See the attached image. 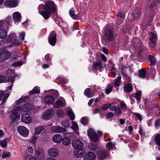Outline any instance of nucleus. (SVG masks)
Wrapping results in <instances>:
<instances>
[{"label": "nucleus", "mask_w": 160, "mask_h": 160, "mask_svg": "<svg viewBox=\"0 0 160 160\" xmlns=\"http://www.w3.org/2000/svg\"><path fill=\"white\" fill-rule=\"evenodd\" d=\"M55 10L54 3L50 1L47 2L45 6L40 5L38 8L39 13L45 19H48L51 16V14L54 12Z\"/></svg>", "instance_id": "1"}, {"label": "nucleus", "mask_w": 160, "mask_h": 160, "mask_svg": "<svg viewBox=\"0 0 160 160\" xmlns=\"http://www.w3.org/2000/svg\"><path fill=\"white\" fill-rule=\"evenodd\" d=\"M133 45L136 52L141 55L142 52L146 50V48L142 44V42L138 38L133 39Z\"/></svg>", "instance_id": "2"}, {"label": "nucleus", "mask_w": 160, "mask_h": 160, "mask_svg": "<svg viewBox=\"0 0 160 160\" xmlns=\"http://www.w3.org/2000/svg\"><path fill=\"white\" fill-rule=\"evenodd\" d=\"M6 76L4 75H0V83L4 82L6 79L7 77L8 78L7 82H11V84H12L15 80V78L16 76L14 73V71H8L6 72Z\"/></svg>", "instance_id": "3"}, {"label": "nucleus", "mask_w": 160, "mask_h": 160, "mask_svg": "<svg viewBox=\"0 0 160 160\" xmlns=\"http://www.w3.org/2000/svg\"><path fill=\"white\" fill-rule=\"evenodd\" d=\"M104 39L106 42L112 41L114 39L113 28L108 27L105 31Z\"/></svg>", "instance_id": "4"}, {"label": "nucleus", "mask_w": 160, "mask_h": 160, "mask_svg": "<svg viewBox=\"0 0 160 160\" xmlns=\"http://www.w3.org/2000/svg\"><path fill=\"white\" fill-rule=\"evenodd\" d=\"M21 108L18 106L14 108L12 111V114L11 116V119L12 122L18 121L20 119V115L19 113L20 112Z\"/></svg>", "instance_id": "5"}, {"label": "nucleus", "mask_w": 160, "mask_h": 160, "mask_svg": "<svg viewBox=\"0 0 160 160\" xmlns=\"http://www.w3.org/2000/svg\"><path fill=\"white\" fill-rule=\"evenodd\" d=\"M13 84H11V85L9 86L7 88V89L4 91V92L3 91H0V101L2 100V103H4L7 98L9 95V94L5 93L7 92H10L12 89V87Z\"/></svg>", "instance_id": "6"}, {"label": "nucleus", "mask_w": 160, "mask_h": 160, "mask_svg": "<svg viewBox=\"0 0 160 160\" xmlns=\"http://www.w3.org/2000/svg\"><path fill=\"white\" fill-rule=\"evenodd\" d=\"M156 35L153 33L150 32L149 35L148 41L149 46L150 48H153L155 45L157 40Z\"/></svg>", "instance_id": "7"}, {"label": "nucleus", "mask_w": 160, "mask_h": 160, "mask_svg": "<svg viewBox=\"0 0 160 160\" xmlns=\"http://www.w3.org/2000/svg\"><path fill=\"white\" fill-rule=\"evenodd\" d=\"M35 152L37 160H44L45 154L42 148H38L35 151Z\"/></svg>", "instance_id": "8"}, {"label": "nucleus", "mask_w": 160, "mask_h": 160, "mask_svg": "<svg viewBox=\"0 0 160 160\" xmlns=\"http://www.w3.org/2000/svg\"><path fill=\"white\" fill-rule=\"evenodd\" d=\"M88 135L90 139L93 142H96L98 139L97 134L92 129H90L88 130Z\"/></svg>", "instance_id": "9"}, {"label": "nucleus", "mask_w": 160, "mask_h": 160, "mask_svg": "<svg viewBox=\"0 0 160 160\" xmlns=\"http://www.w3.org/2000/svg\"><path fill=\"white\" fill-rule=\"evenodd\" d=\"M19 133L24 137H28L29 134V130L25 127L23 126H19L17 128Z\"/></svg>", "instance_id": "10"}, {"label": "nucleus", "mask_w": 160, "mask_h": 160, "mask_svg": "<svg viewBox=\"0 0 160 160\" xmlns=\"http://www.w3.org/2000/svg\"><path fill=\"white\" fill-rule=\"evenodd\" d=\"M11 53L6 50H4L0 52V62L4 61L10 57Z\"/></svg>", "instance_id": "11"}, {"label": "nucleus", "mask_w": 160, "mask_h": 160, "mask_svg": "<svg viewBox=\"0 0 160 160\" xmlns=\"http://www.w3.org/2000/svg\"><path fill=\"white\" fill-rule=\"evenodd\" d=\"M56 33L54 31L52 32L50 34L48 37V42L50 44L54 46L57 42Z\"/></svg>", "instance_id": "12"}, {"label": "nucleus", "mask_w": 160, "mask_h": 160, "mask_svg": "<svg viewBox=\"0 0 160 160\" xmlns=\"http://www.w3.org/2000/svg\"><path fill=\"white\" fill-rule=\"evenodd\" d=\"M116 22L118 25L121 24L125 17V14L121 12H118L116 14Z\"/></svg>", "instance_id": "13"}, {"label": "nucleus", "mask_w": 160, "mask_h": 160, "mask_svg": "<svg viewBox=\"0 0 160 160\" xmlns=\"http://www.w3.org/2000/svg\"><path fill=\"white\" fill-rule=\"evenodd\" d=\"M66 104V102L64 98H62L57 100L53 104L54 108H58L64 106Z\"/></svg>", "instance_id": "14"}, {"label": "nucleus", "mask_w": 160, "mask_h": 160, "mask_svg": "<svg viewBox=\"0 0 160 160\" xmlns=\"http://www.w3.org/2000/svg\"><path fill=\"white\" fill-rule=\"evenodd\" d=\"M48 154L50 157L54 158L57 157L59 154V151L55 148H51L48 150Z\"/></svg>", "instance_id": "15"}, {"label": "nucleus", "mask_w": 160, "mask_h": 160, "mask_svg": "<svg viewBox=\"0 0 160 160\" xmlns=\"http://www.w3.org/2000/svg\"><path fill=\"white\" fill-rule=\"evenodd\" d=\"M4 4L7 7L13 8L17 6L18 2L16 0H6Z\"/></svg>", "instance_id": "16"}, {"label": "nucleus", "mask_w": 160, "mask_h": 160, "mask_svg": "<svg viewBox=\"0 0 160 160\" xmlns=\"http://www.w3.org/2000/svg\"><path fill=\"white\" fill-rule=\"evenodd\" d=\"M51 130L56 133H62L66 132L65 128L58 126H52L51 128Z\"/></svg>", "instance_id": "17"}, {"label": "nucleus", "mask_w": 160, "mask_h": 160, "mask_svg": "<svg viewBox=\"0 0 160 160\" xmlns=\"http://www.w3.org/2000/svg\"><path fill=\"white\" fill-rule=\"evenodd\" d=\"M160 3V0H146V7H152L157 5Z\"/></svg>", "instance_id": "18"}, {"label": "nucleus", "mask_w": 160, "mask_h": 160, "mask_svg": "<svg viewBox=\"0 0 160 160\" xmlns=\"http://www.w3.org/2000/svg\"><path fill=\"white\" fill-rule=\"evenodd\" d=\"M53 112L52 110H50L44 112L42 115V118L44 120L50 119L53 114Z\"/></svg>", "instance_id": "19"}, {"label": "nucleus", "mask_w": 160, "mask_h": 160, "mask_svg": "<svg viewBox=\"0 0 160 160\" xmlns=\"http://www.w3.org/2000/svg\"><path fill=\"white\" fill-rule=\"evenodd\" d=\"M85 153V151L83 148H81L75 149L74 151V155L77 158L82 157Z\"/></svg>", "instance_id": "20"}, {"label": "nucleus", "mask_w": 160, "mask_h": 160, "mask_svg": "<svg viewBox=\"0 0 160 160\" xmlns=\"http://www.w3.org/2000/svg\"><path fill=\"white\" fill-rule=\"evenodd\" d=\"M72 145L75 149L81 148H83V144L82 142L79 140H77L73 141L72 142Z\"/></svg>", "instance_id": "21"}, {"label": "nucleus", "mask_w": 160, "mask_h": 160, "mask_svg": "<svg viewBox=\"0 0 160 160\" xmlns=\"http://www.w3.org/2000/svg\"><path fill=\"white\" fill-rule=\"evenodd\" d=\"M21 120L22 122L26 123H30L32 121V119L29 115L27 113L22 115Z\"/></svg>", "instance_id": "22"}, {"label": "nucleus", "mask_w": 160, "mask_h": 160, "mask_svg": "<svg viewBox=\"0 0 160 160\" xmlns=\"http://www.w3.org/2000/svg\"><path fill=\"white\" fill-rule=\"evenodd\" d=\"M95 155L94 153L89 152L86 154L83 157L84 160H95Z\"/></svg>", "instance_id": "23"}, {"label": "nucleus", "mask_w": 160, "mask_h": 160, "mask_svg": "<svg viewBox=\"0 0 160 160\" xmlns=\"http://www.w3.org/2000/svg\"><path fill=\"white\" fill-rule=\"evenodd\" d=\"M15 37H16V35L15 33H11L8 35H6L3 39L2 41L4 42H9L12 41L13 38Z\"/></svg>", "instance_id": "24"}, {"label": "nucleus", "mask_w": 160, "mask_h": 160, "mask_svg": "<svg viewBox=\"0 0 160 160\" xmlns=\"http://www.w3.org/2000/svg\"><path fill=\"white\" fill-rule=\"evenodd\" d=\"M108 152L105 150H101L98 152L97 153L98 158L100 159H103L108 156Z\"/></svg>", "instance_id": "25"}, {"label": "nucleus", "mask_w": 160, "mask_h": 160, "mask_svg": "<svg viewBox=\"0 0 160 160\" xmlns=\"http://www.w3.org/2000/svg\"><path fill=\"white\" fill-rule=\"evenodd\" d=\"M62 136L61 135L56 134L52 137V140L54 142L58 143L62 141Z\"/></svg>", "instance_id": "26"}, {"label": "nucleus", "mask_w": 160, "mask_h": 160, "mask_svg": "<svg viewBox=\"0 0 160 160\" xmlns=\"http://www.w3.org/2000/svg\"><path fill=\"white\" fill-rule=\"evenodd\" d=\"M93 67L94 69L99 70L100 69H102L103 66L101 61H96L93 63Z\"/></svg>", "instance_id": "27"}, {"label": "nucleus", "mask_w": 160, "mask_h": 160, "mask_svg": "<svg viewBox=\"0 0 160 160\" xmlns=\"http://www.w3.org/2000/svg\"><path fill=\"white\" fill-rule=\"evenodd\" d=\"M44 101L46 104H51L54 102V98L52 96H47L44 98Z\"/></svg>", "instance_id": "28"}, {"label": "nucleus", "mask_w": 160, "mask_h": 160, "mask_svg": "<svg viewBox=\"0 0 160 160\" xmlns=\"http://www.w3.org/2000/svg\"><path fill=\"white\" fill-rule=\"evenodd\" d=\"M94 91L91 90L90 88H87L84 91V93L85 96L88 98L93 97L95 94Z\"/></svg>", "instance_id": "29"}, {"label": "nucleus", "mask_w": 160, "mask_h": 160, "mask_svg": "<svg viewBox=\"0 0 160 160\" xmlns=\"http://www.w3.org/2000/svg\"><path fill=\"white\" fill-rule=\"evenodd\" d=\"M10 20L9 19L5 21H1L0 22V28H8L10 25Z\"/></svg>", "instance_id": "30"}, {"label": "nucleus", "mask_w": 160, "mask_h": 160, "mask_svg": "<svg viewBox=\"0 0 160 160\" xmlns=\"http://www.w3.org/2000/svg\"><path fill=\"white\" fill-rule=\"evenodd\" d=\"M75 10L73 8H71L69 12V13L70 17L76 20L79 18V17L78 15L75 14Z\"/></svg>", "instance_id": "31"}, {"label": "nucleus", "mask_w": 160, "mask_h": 160, "mask_svg": "<svg viewBox=\"0 0 160 160\" xmlns=\"http://www.w3.org/2000/svg\"><path fill=\"white\" fill-rule=\"evenodd\" d=\"M133 90V87L131 84L128 83L126 84L124 88V91L125 93H129Z\"/></svg>", "instance_id": "32"}, {"label": "nucleus", "mask_w": 160, "mask_h": 160, "mask_svg": "<svg viewBox=\"0 0 160 160\" xmlns=\"http://www.w3.org/2000/svg\"><path fill=\"white\" fill-rule=\"evenodd\" d=\"M140 12L138 9H134L132 11V15L134 20L137 19L140 17Z\"/></svg>", "instance_id": "33"}, {"label": "nucleus", "mask_w": 160, "mask_h": 160, "mask_svg": "<svg viewBox=\"0 0 160 160\" xmlns=\"http://www.w3.org/2000/svg\"><path fill=\"white\" fill-rule=\"evenodd\" d=\"M31 105L28 104L23 105L22 108H21L20 112L22 111L23 112H29L31 109Z\"/></svg>", "instance_id": "34"}, {"label": "nucleus", "mask_w": 160, "mask_h": 160, "mask_svg": "<svg viewBox=\"0 0 160 160\" xmlns=\"http://www.w3.org/2000/svg\"><path fill=\"white\" fill-rule=\"evenodd\" d=\"M21 15L18 12H15L13 14V19L15 22L20 21Z\"/></svg>", "instance_id": "35"}, {"label": "nucleus", "mask_w": 160, "mask_h": 160, "mask_svg": "<svg viewBox=\"0 0 160 160\" xmlns=\"http://www.w3.org/2000/svg\"><path fill=\"white\" fill-rule=\"evenodd\" d=\"M109 110L111 111H114L115 112V113L117 115H118L121 114V112L120 108L119 107H116L115 106H113L112 107H111Z\"/></svg>", "instance_id": "36"}, {"label": "nucleus", "mask_w": 160, "mask_h": 160, "mask_svg": "<svg viewBox=\"0 0 160 160\" xmlns=\"http://www.w3.org/2000/svg\"><path fill=\"white\" fill-rule=\"evenodd\" d=\"M8 29H2L0 30V38L2 40L7 34Z\"/></svg>", "instance_id": "37"}, {"label": "nucleus", "mask_w": 160, "mask_h": 160, "mask_svg": "<svg viewBox=\"0 0 160 160\" xmlns=\"http://www.w3.org/2000/svg\"><path fill=\"white\" fill-rule=\"evenodd\" d=\"M154 139L156 144L158 146H160V134H158L156 135L154 137Z\"/></svg>", "instance_id": "38"}, {"label": "nucleus", "mask_w": 160, "mask_h": 160, "mask_svg": "<svg viewBox=\"0 0 160 160\" xmlns=\"http://www.w3.org/2000/svg\"><path fill=\"white\" fill-rule=\"evenodd\" d=\"M63 145L65 146L68 145L70 143V140L69 138L67 137H64L62 138V141Z\"/></svg>", "instance_id": "39"}, {"label": "nucleus", "mask_w": 160, "mask_h": 160, "mask_svg": "<svg viewBox=\"0 0 160 160\" xmlns=\"http://www.w3.org/2000/svg\"><path fill=\"white\" fill-rule=\"evenodd\" d=\"M148 59L151 64L154 65L156 62V59L154 56L150 55L148 56Z\"/></svg>", "instance_id": "40"}, {"label": "nucleus", "mask_w": 160, "mask_h": 160, "mask_svg": "<svg viewBox=\"0 0 160 160\" xmlns=\"http://www.w3.org/2000/svg\"><path fill=\"white\" fill-rule=\"evenodd\" d=\"M40 92V88L38 87H35L30 92V94L39 93Z\"/></svg>", "instance_id": "41"}, {"label": "nucleus", "mask_w": 160, "mask_h": 160, "mask_svg": "<svg viewBox=\"0 0 160 160\" xmlns=\"http://www.w3.org/2000/svg\"><path fill=\"white\" fill-rule=\"evenodd\" d=\"M67 115L72 120L74 119L75 116L72 110L68 111L67 113Z\"/></svg>", "instance_id": "42"}, {"label": "nucleus", "mask_w": 160, "mask_h": 160, "mask_svg": "<svg viewBox=\"0 0 160 160\" xmlns=\"http://www.w3.org/2000/svg\"><path fill=\"white\" fill-rule=\"evenodd\" d=\"M88 147L90 150L93 151L96 150L98 148V147L97 145H93L92 144H89Z\"/></svg>", "instance_id": "43"}, {"label": "nucleus", "mask_w": 160, "mask_h": 160, "mask_svg": "<svg viewBox=\"0 0 160 160\" xmlns=\"http://www.w3.org/2000/svg\"><path fill=\"white\" fill-rule=\"evenodd\" d=\"M8 141V140L6 138L4 140L1 141L0 142V145H1V147L2 148H6L7 146V142Z\"/></svg>", "instance_id": "44"}, {"label": "nucleus", "mask_w": 160, "mask_h": 160, "mask_svg": "<svg viewBox=\"0 0 160 160\" xmlns=\"http://www.w3.org/2000/svg\"><path fill=\"white\" fill-rule=\"evenodd\" d=\"M15 38H13L12 42V43L14 45H19L21 43V41H19L17 39H15Z\"/></svg>", "instance_id": "45"}, {"label": "nucleus", "mask_w": 160, "mask_h": 160, "mask_svg": "<svg viewBox=\"0 0 160 160\" xmlns=\"http://www.w3.org/2000/svg\"><path fill=\"white\" fill-rule=\"evenodd\" d=\"M57 81H59L60 83L63 84L66 83L67 82V79L62 77H59L57 78Z\"/></svg>", "instance_id": "46"}, {"label": "nucleus", "mask_w": 160, "mask_h": 160, "mask_svg": "<svg viewBox=\"0 0 160 160\" xmlns=\"http://www.w3.org/2000/svg\"><path fill=\"white\" fill-rule=\"evenodd\" d=\"M136 120H138L140 121L142 120V116L140 114L138 113H135L133 114Z\"/></svg>", "instance_id": "47"}, {"label": "nucleus", "mask_w": 160, "mask_h": 160, "mask_svg": "<svg viewBox=\"0 0 160 160\" xmlns=\"http://www.w3.org/2000/svg\"><path fill=\"white\" fill-rule=\"evenodd\" d=\"M121 79V77L120 76L118 77L114 82V85L116 86H118L120 85V80Z\"/></svg>", "instance_id": "48"}, {"label": "nucleus", "mask_w": 160, "mask_h": 160, "mask_svg": "<svg viewBox=\"0 0 160 160\" xmlns=\"http://www.w3.org/2000/svg\"><path fill=\"white\" fill-rule=\"evenodd\" d=\"M25 35V32H23L19 34V38L20 39L21 42L23 41L24 39Z\"/></svg>", "instance_id": "49"}, {"label": "nucleus", "mask_w": 160, "mask_h": 160, "mask_svg": "<svg viewBox=\"0 0 160 160\" xmlns=\"http://www.w3.org/2000/svg\"><path fill=\"white\" fill-rule=\"evenodd\" d=\"M141 92L140 91H138L135 93L134 97L138 101H139L141 98Z\"/></svg>", "instance_id": "50"}, {"label": "nucleus", "mask_w": 160, "mask_h": 160, "mask_svg": "<svg viewBox=\"0 0 160 160\" xmlns=\"http://www.w3.org/2000/svg\"><path fill=\"white\" fill-rule=\"evenodd\" d=\"M113 87L112 86H108V87L105 90V93L107 94H108L110 93L112 90Z\"/></svg>", "instance_id": "51"}, {"label": "nucleus", "mask_w": 160, "mask_h": 160, "mask_svg": "<svg viewBox=\"0 0 160 160\" xmlns=\"http://www.w3.org/2000/svg\"><path fill=\"white\" fill-rule=\"evenodd\" d=\"M10 155V153L7 152H4L2 155V157L3 159H5L9 157Z\"/></svg>", "instance_id": "52"}, {"label": "nucleus", "mask_w": 160, "mask_h": 160, "mask_svg": "<svg viewBox=\"0 0 160 160\" xmlns=\"http://www.w3.org/2000/svg\"><path fill=\"white\" fill-rule=\"evenodd\" d=\"M78 128V126L77 123L75 122H72V128L74 131H76Z\"/></svg>", "instance_id": "53"}, {"label": "nucleus", "mask_w": 160, "mask_h": 160, "mask_svg": "<svg viewBox=\"0 0 160 160\" xmlns=\"http://www.w3.org/2000/svg\"><path fill=\"white\" fill-rule=\"evenodd\" d=\"M43 129V128L42 126L38 127L36 129L35 132V134H39L40 133Z\"/></svg>", "instance_id": "54"}, {"label": "nucleus", "mask_w": 160, "mask_h": 160, "mask_svg": "<svg viewBox=\"0 0 160 160\" xmlns=\"http://www.w3.org/2000/svg\"><path fill=\"white\" fill-rule=\"evenodd\" d=\"M146 71H139L138 76L140 78H144L146 74Z\"/></svg>", "instance_id": "55"}, {"label": "nucleus", "mask_w": 160, "mask_h": 160, "mask_svg": "<svg viewBox=\"0 0 160 160\" xmlns=\"http://www.w3.org/2000/svg\"><path fill=\"white\" fill-rule=\"evenodd\" d=\"M26 97L24 98H20L18 100L16 101V103L17 104H19L20 103L22 102H24L26 101Z\"/></svg>", "instance_id": "56"}, {"label": "nucleus", "mask_w": 160, "mask_h": 160, "mask_svg": "<svg viewBox=\"0 0 160 160\" xmlns=\"http://www.w3.org/2000/svg\"><path fill=\"white\" fill-rule=\"evenodd\" d=\"M57 116L59 117H62L64 115V112L61 110H58L57 111Z\"/></svg>", "instance_id": "57"}, {"label": "nucleus", "mask_w": 160, "mask_h": 160, "mask_svg": "<svg viewBox=\"0 0 160 160\" xmlns=\"http://www.w3.org/2000/svg\"><path fill=\"white\" fill-rule=\"evenodd\" d=\"M37 139V137L35 135L33 136L31 138L30 142L32 144H34L36 140Z\"/></svg>", "instance_id": "58"}, {"label": "nucleus", "mask_w": 160, "mask_h": 160, "mask_svg": "<svg viewBox=\"0 0 160 160\" xmlns=\"http://www.w3.org/2000/svg\"><path fill=\"white\" fill-rule=\"evenodd\" d=\"M114 146V144L111 142H108L107 143V148L109 150L113 148Z\"/></svg>", "instance_id": "59"}, {"label": "nucleus", "mask_w": 160, "mask_h": 160, "mask_svg": "<svg viewBox=\"0 0 160 160\" xmlns=\"http://www.w3.org/2000/svg\"><path fill=\"white\" fill-rule=\"evenodd\" d=\"M111 104L107 103L102 106V109L104 110H107L111 106Z\"/></svg>", "instance_id": "60"}, {"label": "nucleus", "mask_w": 160, "mask_h": 160, "mask_svg": "<svg viewBox=\"0 0 160 160\" xmlns=\"http://www.w3.org/2000/svg\"><path fill=\"white\" fill-rule=\"evenodd\" d=\"M160 126V119H157L155 122V126L156 128H158Z\"/></svg>", "instance_id": "61"}, {"label": "nucleus", "mask_w": 160, "mask_h": 160, "mask_svg": "<svg viewBox=\"0 0 160 160\" xmlns=\"http://www.w3.org/2000/svg\"><path fill=\"white\" fill-rule=\"evenodd\" d=\"M22 64V62L21 61H19L15 62L13 63L12 65L14 66H20Z\"/></svg>", "instance_id": "62"}, {"label": "nucleus", "mask_w": 160, "mask_h": 160, "mask_svg": "<svg viewBox=\"0 0 160 160\" xmlns=\"http://www.w3.org/2000/svg\"><path fill=\"white\" fill-rule=\"evenodd\" d=\"M120 106L122 108L123 110H125L126 108V104L124 102H121L120 103Z\"/></svg>", "instance_id": "63"}, {"label": "nucleus", "mask_w": 160, "mask_h": 160, "mask_svg": "<svg viewBox=\"0 0 160 160\" xmlns=\"http://www.w3.org/2000/svg\"><path fill=\"white\" fill-rule=\"evenodd\" d=\"M62 125L65 127H68L69 126V123L68 121H63L62 122Z\"/></svg>", "instance_id": "64"}]
</instances>
